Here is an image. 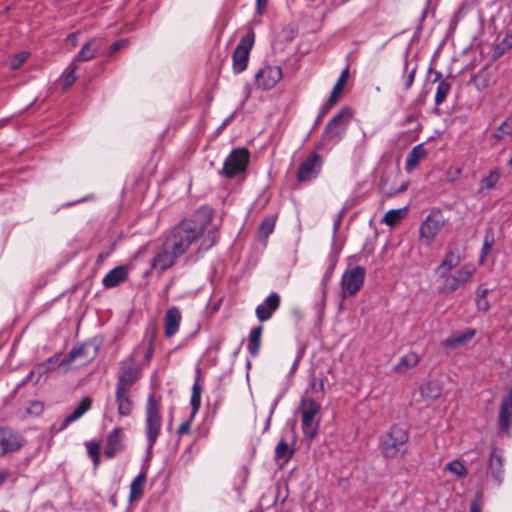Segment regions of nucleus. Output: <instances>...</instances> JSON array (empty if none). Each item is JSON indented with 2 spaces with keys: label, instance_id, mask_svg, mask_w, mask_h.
Segmentation results:
<instances>
[{
  "label": "nucleus",
  "instance_id": "nucleus-1",
  "mask_svg": "<svg viewBox=\"0 0 512 512\" xmlns=\"http://www.w3.org/2000/svg\"><path fill=\"white\" fill-rule=\"evenodd\" d=\"M213 210L209 206L199 207L190 218L176 225L166 238L168 247L183 255L194 243L199 250L207 251L217 240L215 227L212 226Z\"/></svg>",
  "mask_w": 512,
  "mask_h": 512
},
{
  "label": "nucleus",
  "instance_id": "nucleus-2",
  "mask_svg": "<svg viewBox=\"0 0 512 512\" xmlns=\"http://www.w3.org/2000/svg\"><path fill=\"white\" fill-rule=\"evenodd\" d=\"M145 413V434L147 439L146 459H150L162 426L160 408L153 395H149L147 399Z\"/></svg>",
  "mask_w": 512,
  "mask_h": 512
},
{
  "label": "nucleus",
  "instance_id": "nucleus-3",
  "mask_svg": "<svg viewBox=\"0 0 512 512\" xmlns=\"http://www.w3.org/2000/svg\"><path fill=\"white\" fill-rule=\"evenodd\" d=\"M321 406L312 398H302L299 404L301 414V426L303 434L309 440H312L318 431L320 423Z\"/></svg>",
  "mask_w": 512,
  "mask_h": 512
},
{
  "label": "nucleus",
  "instance_id": "nucleus-4",
  "mask_svg": "<svg viewBox=\"0 0 512 512\" xmlns=\"http://www.w3.org/2000/svg\"><path fill=\"white\" fill-rule=\"evenodd\" d=\"M408 430L399 425H393L381 443V451L385 458H395L398 454H405V445L408 442Z\"/></svg>",
  "mask_w": 512,
  "mask_h": 512
},
{
  "label": "nucleus",
  "instance_id": "nucleus-5",
  "mask_svg": "<svg viewBox=\"0 0 512 512\" xmlns=\"http://www.w3.org/2000/svg\"><path fill=\"white\" fill-rule=\"evenodd\" d=\"M352 119L350 108L343 107L325 126L323 141L331 144L340 142L346 134L347 127Z\"/></svg>",
  "mask_w": 512,
  "mask_h": 512
},
{
  "label": "nucleus",
  "instance_id": "nucleus-6",
  "mask_svg": "<svg viewBox=\"0 0 512 512\" xmlns=\"http://www.w3.org/2000/svg\"><path fill=\"white\" fill-rule=\"evenodd\" d=\"M476 268L471 264L463 265L455 273H445L439 276L442 284L438 288L441 294H450L464 287L474 276Z\"/></svg>",
  "mask_w": 512,
  "mask_h": 512
},
{
  "label": "nucleus",
  "instance_id": "nucleus-7",
  "mask_svg": "<svg viewBox=\"0 0 512 512\" xmlns=\"http://www.w3.org/2000/svg\"><path fill=\"white\" fill-rule=\"evenodd\" d=\"M366 277V269L362 266H348L342 274L340 280L341 297L355 296L363 287Z\"/></svg>",
  "mask_w": 512,
  "mask_h": 512
},
{
  "label": "nucleus",
  "instance_id": "nucleus-8",
  "mask_svg": "<svg viewBox=\"0 0 512 512\" xmlns=\"http://www.w3.org/2000/svg\"><path fill=\"white\" fill-rule=\"evenodd\" d=\"M140 376V368L132 356L120 361L116 390L130 392Z\"/></svg>",
  "mask_w": 512,
  "mask_h": 512
},
{
  "label": "nucleus",
  "instance_id": "nucleus-9",
  "mask_svg": "<svg viewBox=\"0 0 512 512\" xmlns=\"http://www.w3.org/2000/svg\"><path fill=\"white\" fill-rule=\"evenodd\" d=\"M249 152L245 148L233 149L226 157L223 168L219 174L226 178H234L236 175L244 172L249 162Z\"/></svg>",
  "mask_w": 512,
  "mask_h": 512
},
{
  "label": "nucleus",
  "instance_id": "nucleus-10",
  "mask_svg": "<svg viewBox=\"0 0 512 512\" xmlns=\"http://www.w3.org/2000/svg\"><path fill=\"white\" fill-rule=\"evenodd\" d=\"M255 35L249 31L243 36L232 54L233 71L238 74L243 72L248 65L250 51L253 47Z\"/></svg>",
  "mask_w": 512,
  "mask_h": 512
},
{
  "label": "nucleus",
  "instance_id": "nucleus-11",
  "mask_svg": "<svg viewBox=\"0 0 512 512\" xmlns=\"http://www.w3.org/2000/svg\"><path fill=\"white\" fill-rule=\"evenodd\" d=\"M504 462L503 450L497 446H493L487 460V473L490 474L497 486H500L504 481Z\"/></svg>",
  "mask_w": 512,
  "mask_h": 512
},
{
  "label": "nucleus",
  "instance_id": "nucleus-12",
  "mask_svg": "<svg viewBox=\"0 0 512 512\" xmlns=\"http://www.w3.org/2000/svg\"><path fill=\"white\" fill-rule=\"evenodd\" d=\"M321 167L322 157L317 152H312L298 168V181L307 182L315 179L320 173Z\"/></svg>",
  "mask_w": 512,
  "mask_h": 512
},
{
  "label": "nucleus",
  "instance_id": "nucleus-13",
  "mask_svg": "<svg viewBox=\"0 0 512 512\" xmlns=\"http://www.w3.org/2000/svg\"><path fill=\"white\" fill-rule=\"evenodd\" d=\"M282 78V70L278 66H266L255 74V84L258 89L270 90Z\"/></svg>",
  "mask_w": 512,
  "mask_h": 512
},
{
  "label": "nucleus",
  "instance_id": "nucleus-14",
  "mask_svg": "<svg viewBox=\"0 0 512 512\" xmlns=\"http://www.w3.org/2000/svg\"><path fill=\"white\" fill-rule=\"evenodd\" d=\"M443 223V218L439 212H431L420 226L419 232L421 239H423L427 245H430L441 230Z\"/></svg>",
  "mask_w": 512,
  "mask_h": 512
},
{
  "label": "nucleus",
  "instance_id": "nucleus-15",
  "mask_svg": "<svg viewBox=\"0 0 512 512\" xmlns=\"http://www.w3.org/2000/svg\"><path fill=\"white\" fill-rule=\"evenodd\" d=\"M23 445L21 435L9 428L0 427V455L14 452Z\"/></svg>",
  "mask_w": 512,
  "mask_h": 512
},
{
  "label": "nucleus",
  "instance_id": "nucleus-16",
  "mask_svg": "<svg viewBox=\"0 0 512 512\" xmlns=\"http://www.w3.org/2000/svg\"><path fill=\"white\" fill-rule=\"evenodd\" d=\"M280 306V295L276 292L271 293L263 303L259 304L255 309V314L260 322L268 321L273 313Z\"/></svg>",
  "mask_w": 512,
  "mask_h": 512
},
{
  "label": "nucleus",
  "instance_id": "nucleus-17",
  "mask_svg": "<svg viewBox=\"0 0 512 512\" xmlns=\"http://www.w3.org/2000/svg\"><path fill=\"white\" fill-rule=\"evenodd\" d=\"M124 449V431L121 427L114 428L106 437L104 454L107 458H113Z\"/></svg>",
  "mask_w": 512,
  "mask_h": 512
},
{
  "label": "nucleus",
  "instance_id": "nucleus-18",
  "mask_svg": "<svg viewBox=\"0 0 512 512\" xmlns=\"http://www.w3.org/2000/svg\"><path fill=\"white\" fill-rule=\"evenodd\" d=\"M180 256V254L168 247V242L165 240L161 250L155 255L152 266L154 269L164 271L170 268Z\"/></svg>",
  "mask_w": 512,
  "mask_h": 512
},
{
  "label": "nucleus",
  "instance_id": "nucleus-19",
  "mask_svg": "<svg viewBox=\"0 0 512 512\" xmlns=\"http://www.w3.org/2000/svg\"><path fill=\"white\" fill-rule=\"evenodd\" d=\"M499 429L506 434L510 433L512 428V394L505 395L501 401V407L498 417Z\"/></svg>",
  "mask_w": 512,
  "mask_h": 512
},
{
  "label": "nucleus",
  "instance_id": "nucleus-20",
  "mask_svg": "<svg viewBox=\"0 0 512 512\" xmlns=\"http://www.w3.org/2000/svg\"><path fill=\"white\" fill-rule=\"evenodd\" d=\"M182 315L180 310L173 306L167 309L164 316V335L171 338L176 335L180 329Z\"/></svg>",
  "mask_w": 512,
  "mask_h": 512
},
{
  "label": "nucleus",
  "instance_id": "nucleus-21",
  "mask_svg": "<svg viewBox=\"0 0 512 512\" xmlns=\"http://www.w3.org/2000/svg\"><path fill=\"white\" fill-rule=\"evenodd\" d=\"M103 41L101 38H93L87 41L80 51L76 54L73 62H86L93 59L98 51L102 48Z\"/></svg>",
  "mask_w": 512,
  "mask_h": 512
},
{
  "label": "nucleus",
  "instance_id": "nucleus-22",
  "mask_svg": "<svg viewBox=\"0 0 512 512\" xmlns=\"http://www.w3.org/2000/svg\"><path fill=\"white\" fill-rule=\"evenodd\" d=\"M128 278L126 266L120 265L110 270L103 278L102 283L106 288H114Z\"/></svg>",
  "mask_w": 512,
  "mask_h": 512
},
{
  "label": "nucleus",
  "instance_id": "nucleus-23",
  "mask_svg": "<svg viewBox=\"0 0 512 512\" xmlns=\"http://www.w3.org/2000/svg\"><path fill=\"white\" fill-rule=\"evenodd\" d=\"M476 334L475 329L472 328H466L461 331H457L454 334H452L449 338H447L443 345L446 348H455L459 345H463L467 342H469Z\"/></svg>",
  "mask_w": 512,
  "mask_h": 512
},
{
  "label": "nucleus",
  "instance_id": "nucleus-24",
  "mask_svg": "<svg viewBox=\"0 0 512 512\" xmlns=\"http://www.w3.org/2000/svg\"><path fill=\"white\" fill-rule=\"evenodd\" d=\"M461 262V256L459 253L449 250L446 252L444 259L435 269V273L440 276L445 273H449L453 268L457 267Z\"/></svg>",
  "mask_w": 512,
  "mask_h": 512
},
{
  "label": "nucleus",
  "instance_id": "nucleus-25",
  "mask_svg": "<svg viewBox=\"0 0 512 512\" xmlns=\"http://www.w3.org/2000/svg\"><path fill=\"white\" fill-rule=\"evenodd\" d=\"M130 392L115 391V402L117 404L118 414L122 417H128L133 411V402L130 397Z\"/></svg>",
  "mask_w": 512,
  "mask_h": 512
},
{
  "label": "nucleus",
  "instance_id": "nucleus-26",
  "mask_svg": "<svg viewBox=\"0 0 512 512\" xmlns=\"http://www.w3.org/2000/svg\"><path fill=\"white\" fill-rule=\"evenodd\" d=\"M91 404L92 401L90 398H83L74 411L63 420L60 430H64L71 423L80 419L91 408Z\"/></svg>",
  "mask_w": 512,
  "mask_h": 512
},
{
  "label": "nucleus",
  "instance_id": "nucleus-27",
  "mask_svg": "<svg viewBox=\"0 0 512 512\" xmlns=\"http://www.w3.org/2000/svg\"><path fill=\"white\" fill-rule=\"evenodd\" d=\"M426 155L427 151L424 144H418L413 147L407 155L405 170L407 172H412L417 167L418 163L426 157Z\"/></svg>",
  "mask_w": 512,
  "mask_h": 512
},
{
  "label": "nucleus",
  "instance_id": "nucleus-28",
  "mask_svg": "<svg viewBox=\"0 0 512 512\" xmlns=\"http://www.w3.org/2000/svg\"><path fill=\"white\" fill-rule=\"evenodd\" d=\"M418 363L419 356L415 352L410 351L400 358L399 362L393 367V370L398 374H405L410 369L416 367Z\"/></svg>",
  "mask_w": 512,
  "mask_h": 512
},
{
  "label": "nucleus",
  "instance_id": "nucleus-29",
  "mask_svg": "<svg viewBox=\"0 0 512 512\" xmlns=\"http://www.w3.org/2000/svg\"><path fill=\"white\" fill-rule=\"evenodd\" d=\"M417 69V62L409 60L408 57L406 56L404 60L403 74L401 77L405 90H409L412 87L415 80Z\"/></svg>",
  "mask_w": 512,
  "mask_h": 512
},
{
  "label": "nucleus",
  "instance_id": "nucleus-30",
  "mask_svg": "<svg viewBox=\"0 0 512 512\" xmlns=\"http://www.w3.org/2000/svg\"><path fill=\"white\" fill-rule=\"evenodd\" d=\"M147 474L144 469L134 478L130 484L129 500L134 501L143 495Z\"/></svg>",
  "mask_w": 512,
  "mask_h": 512
},
{
  "label": "nucleus",
  "instance_id": "nucleus-31",
  "mask_svg": "<svg viewBox=\"0 0 512 512\" xmlns=\"http://www.w3.org/2000/svg\"><path fill=\"white\" fill-rule=\"evenodd\" d=\"M512 135V116L507 117L492 133L491 141L492 144H496Z\"/></svg>",
  "mask_w": 512,
  "mask_h": 512
},
{
  "label": "nucleus",
  "instance_id": "nucleus-32",
  "mask_svg": "<svg viewBox=\"0 0 512 512\" xmlns=\"http://www.w3.org/2000/svg\"><path fill=\"white\" fill-rule=\"evenodd\" d=\"M295 448L290 446L285 438H282L275 447V460L286 464L293 456Z\"/></svg>",
  "mask_w": 512,
  "mask_h": 512
},
{
  "label": "nucleus",
  "instance_id": "nucleus-33",
  "mask_svg": "<svg viewBox=\"0 0 512 512\" xmlns=\"http://www.w3.org/2000/svg\"><path fill=\"white\" fill-rule=\"evenodd\" d=\"M199 380H200V369L197 368L196 369V378H195L194 384L192 386V394H191V398H190V405L192 407V416H194L198 412V410L201 406L202 387L199 383Z\"/></svg>",
  "mask_w": 512,
  "mask_h": 512
},
{
  "label": "nucleus",
  "instance_id": "nucleus-34",
  "mask_svg": "<svg viewBox=\"0 0 512 512\" xmlns=\"http://www.w3.org/2000/svg\"><path fill=\"white\" fill-rule=\"evenodd\" d=\"M87 349V344H81L73 347L65 357L61 358L59 367H67L78 358H87Z\"/></svg>",
  "mask_w": 512,
  "mask_h": 512
},
{
  "label": "nucleus",
  "instance_id": "nucleus-35",
  "mask_svg": "<svg viewBox=\"0 0 512 512\" xmlns=\"http://www.w3.org/2000/svg\"><path fill=\"white\" fill-rule=\"evenodd\" d=\"M263 328L262 326L254 327L249 334L248 337V345L247 350L251 356L255 357L259 353L260 345H261V336H262Z\"/></svg>",
  "mask_w": 512,
  "mask_h": 512
},
{
  "label": "nucleus",
  "instance_id": "nucleus-36",
  "mask_svg": "<svg viewBox=\"0 0 512 512\" xmlns=\"http://www.w3.org/2000/svg\"><path fill=\"white\" fill-rule=\"evenodd\" d=\"M348 76H349V67H346L339 75V77L331 91V94H330L329 98L327 99L330 101V103H334V104L337 103V101L342 93V90L344 88V85L348 79Z\"/></svg>",
  "mask_w": 512,
  "mask_h": 512
},
{
  "label": "nucleus",
  "instance_id": "nucleus-37",
  "mask_svg": "<svg viewBox=\"0 0 512 512\" xmlns=\"http://www.w3.org/2000/svg\"><path fill=\"white\" fill-rule=\"evenodd\" d=\"M500 179V172L498 170H492L488 176L481 180L479 193L486 194L489 190L493 189Z\"/></svg>",
  "mask_w": 512,
  "mask_h": 512
},
{
  "label": "nucleus",
  "instance_id": "nucleus-38",
  "mask_svg": "<svg viewBox=\"0 0 512 512\" xmlns=\"http://www.w3.org/2000/svg\"><path fill=\"white\" fill-rule=\"evenodd\" d=\"M407 209L406 208H400V209H392L389 210L382 220L387 225L394 226L398 224L406 215Z\"/></svg>",
  "mask_w": 512,
  "mask_h": 512
},
{
  "label": "nucleus",
  "instance_id": "nucleus-39",
  "mask_svg": "<svg viewBox=\"0 0 512 512\" xmlns=\"http://www.w3.org/2000/svg\"><path fill=\"white\" fill-rule=\"evenodd\" d=\"M275 228V218L273 216L265 217L259 225L258 235L261 239H267L273 233Z\"/></svg>",
  "mask_w": 512,
  "mask_h": 512
},
{
  "label": "nucleus",
  "instance_id": "nucleus-40",
  "mask_svg": "<svg viewBox=\"0 0 512 512\" xmlns=\"http://www.w3.org/2000/svg\"><path fill=\"white\" fill-rule=\"evenodd\" d=\"M450 89L451 84L447 80L439 81L435 93V104L437 106L441 105L445 101L447 95L450 92Z\"/></svg>",
  "mask_w": 512,
  "mask_h": 512
},
{
  "label": "nucleus",
  "instance_id": "nucleus-41",
  "mask_svg": "<svg viewBox=\"0 0 512 512\" xmlns=\"http://www.w3.org/2000/svg\"><path fill=\"white\" fill-rule=\"evenodd\" d=\"M30 57V53L28 51L18 52L8 59L9 68L12 71L18 70Z\"/></svg>",
  "mask_w": 512,
  "mask_h": 512
},
{
  "label": "nucleus",
  "instance_id": "nucleus-42",
  "mask_svg": "<svg viewBox=\"0 0 512 512\" xmlns=\"http://www.w3.org/2000/svg\"><path fill=\"white\" fill-rule=\"evenodd\" d=\"M421 394L423 397L436 399L441 394V388L436 382H427L421 387Z\"/></svg>",
  "mask_w": 512,
  "mask_h": 512
},
{
  "label": "nucleus",
  "instance_id": "nucleus-43",
  "mask_svg": "<svg viewBox=\"0 0 512 512\" xmlns=\"http://www.w3.org/2000/svg\"><path fill=\"white\" fill-rule=\"evenodd\" d=\"M76 70H77V67L74 65V62L69 64V66L64 70V72L62 74V79H63V85L65 88H68L75 83V81L77 79L76 78Z\"/></svg>",
  "mask_w": 512,
  "mask_h": 512
},
{
  "label": "nucleus",
  "instance_id": "nucleus-44",
  "mask_svg": "<svg viewBox=\"0 0 512 512\" xmlns=\"http://www.w3.org/2000/svg\"><path fill=\"white\" fill-rule=\"evenodd\" d=\"M336 264H337V257L333 254H330L329 255V266H328L326 272L324 273L322 282H321L322 288H323V294H325V292H326L327 284L332 277V274H333Z\"/></svg>",
  "mask_w": 512,
  "mask_h": 512
},
{
  "label": "nucleus",
  "instance_id": "nucleus-45",
  "mask_svg": "<svg viewBox=\"0 0 512 512\" xmlns=\"http://www.w3.org/2000/svg\"><path fill=\"white\" fill-rule=\"evenodd\" d=\"M446 469L455 474L458 478H463L468 474L467 468L458 460L449 462Z\"/></svg>",
  "mask_w": 512,
  "mask_h": 512
},
{
  "label": "nucleus",
  "instance_id": "nucleus-46",
  "mask_svg": "<svg viewBox=\"0 0 512 512\" xmlns=\"http://www.w3.org/2000/svg\"><path fill=\"white\" fill-rule=\"evenodd\" d=\"M512 47V32L506 33L495 47V53L500 56Z\"/></svg>",
  "mask_w": 512,
  "mask_h": 512
},
{
  "label": "nucleus",
  "instance_id": "nucleus-47",
  "mask_svg": "<svg viewBox=\"0 0 512 512\" xmlns=\"http://www.w3.org/2000/svg\"><path fill=\"white\" fill-rule=\"evenodd\" d=\"M488 289L479 287L477 290L476 305L479 310L487 311L489 309V302L487 300Z\"/></svg>",
  "mask_w": 512,
  "mask_h": 512
},
{
  "label": "nucleus",
  "instance_id": "nucleus-48",
  "mask_svg": "<svg viewBox=\"0 0 512 512\" xmlns=\"http://www.w3.org/2000/svg\"><path fill=\"white\" fill-rule=\"evenodd\" d=\"M335 104L334 103H330L329 100H327L320 108L319 110V113L315 119V123H314V126H317L321 121L322 119L324 118V116L329 112V110L334 106Z\"/></svg>",
  "mask_w": 512,
  "mask_h": 512
},
{
  "label": "nucleus",
  "instance_id": "nucleus-49",
  "mask_svg": "<svg viewBox=\"0 0 512 512\" xmlns=\"http://www.w3.org/2000/svg\"><path fill=\"white\" fill-rule=\"evenodd\" d=\"M85 447L90 458L100 454V444L96 441L85 442Z\"/></svg>",
  "mask_w": 512,
  "mask_h": 512
},
{
  "label": "nucleus",
  "instance_id": "nucleus-50",
  "mask_svg": "<svg viewBox=\"0 0 512 512\" xmlns=\"http://www.w3.org/2000/svg\"><path fill=\"white\" fill-rule=\"evenodd\" d=\"M51 369L52 368L50 366H47V363L42 362L38 364L34 369L36 371L35 383H38L41 377Z\"/></svg>",
  "mask_w": 512,
  "mask_h": 512
},
{
  "label": "nucleus",
  "instance_id": "nucleus-51",
  "mask_svg": "<svg viewBox=\"0 0 512 512\" xmlns=\"http://www.w3.org/2000/svg\"><path fill=\"white\" fill-rule=\"evenodd\" d=\"M154 342H155V333L150 337L148 341V347L144 353V359L145 361L149 362L153 356L154 353Z\"/></svg>",
  "mask_w": 512,
  "mask_h": 512
},
{
  "label": "nucleus",
  "instance_id": "nucleus-52",
  "mask_svg": "<svg viewBox=\"0 0 512 512\" xmlns=\"http://www.w3.org/2000/svg\"><path fill=\"white\" fill-rule=\"evenodd\" d=\"M310 387L314 392H322L324 389V381L321 378H312Z\"/></svg>",
  "mask_w": 512,
  "mask_h": 512
},
{
  "label": "nucleus",
  "instance_id": "nucleus-53",
  "mask_svg": "<svg viewBox=\"0 0 512 512\" xmlns=\"http://www.w3.org/2000/svg\"><path fill=\"white\" fill-rule=\"evenodd\" d=\"M491 246H492V241H489L486 238L484 243H483L482 249H481V256H480V261H479L480 264L484 263L485 258H486L487 254L489 253V251L491 249Z\"/></svg>",
  "mask_w": 512,
  "mask_h": 512
},
{
  "label": "nucleus",
  "instance_id": "nucleus-54",
  "mask_svg": "<svg viewBox=\"0 0 512 512\" xmlns=\"http://www.w3.org/2000/svg\"><path fill=\"white\" fill-rule=\"evenodd\" d=\"M127 44H128V41L125 40V39H120V40H117V41L113 42L111 44V46H110L109 54L110 55L114 54L115 52H117L121 48L125 47Z\"/></svg>",
  "mask_w": 512,
  "mask_h": 512
},
{
  "label": "nucleus",
  "instance_id": "nucleus-55",
  "mask_svg": "<svg viewBox=\"0 0 512 512\" xmlns=\"http://www.w3.org/2000/svg\"><path fill=\"white\" fill-rule=\"evenodd\" d=\"M345 212H346V208L343 207L341 209V211L337 214L335 220H334V224H333V234L335 235L336 232L338 231L339 227H340V224L342 222V219L345 215Z\"/></svg>",
  "mask_w": 512,
  "mask_h": 512
},
{
  "label": "nucleus",
  "instance_id": "nucleus-56",
  "mask_svg": "<svg viewBox=\"0 0 512 512\" xmlns=\"http://www.w3.org/2000/svg\"><path fill=\"white\" fill-rule=\"evenodd\" d=\"M467 12V5L465 3H462L459 8L455 11L453 18H455L457 21L460 20L462 17L465 16Z\"/></svg>",
  "mask_w": 512,
  "mask_h": 512
},
{
  "label": "nucleus",
  "instance_id": "nucleus-57",
  "mask_svg": "<svg viewBox=\"0 0 512 512\" xmlns=\"http://www.w3.org/2000/svg\"><path fill=\"white\" fill-rule=\"evenodd\" d=\"M190 426H191V425H190V422H189V421L183 422V423L179 426V428H178V430H177V433H178L179 435H183V434L188 433V432L190 431Z\"/></svg>",
  "mask_w": 512,
  "mask_h": 512
},
{
  "label": "nucleus",
  "instance_id": "nucleus-58",
  "mask_svg": "<svg viewBox=\"0 0 512 512\" xmlns=\"http://www.w3.org/2000/svg\"><path fill=\"white\" fill-rule=\"evenodd\" d=\"M78 35L79 32L71 33L67 36L66 41L72 46H76L78 44Z\"/></svg>",
  "mask_w": 512,
  "mask_h": 512
},
{
  "label": "nucleus",
  "instance_id": "nucleus-59",
  "mask_svg": "<svg viewBox=\"0 0 512 512\" xmlns=\"http://www.w3.org/2000/svg\"><path fill=\"white\" fill-rule=\"evenodd\" d=\"M61 361L60 354H54L53 356L49 357L44 363H47V366H50L52 364L58 363Z\"/></svg>",
  "mask_w": 512,
  "mask_h": 512
},
{
  "label": "nucleus",
  "instance_id": "nucleus-60",
  "mask_svg": "<svg viewBox=\"0 0 512 512\" xmlns=\"http://www.w3.org/2000/svg\"><path fill=\"white\" fill-rule=\"evenodd\" d=\"M268 0H256L257 12L261 15L267 5Z\"/></svg>",
  "mask_w": 512,
  "mask_h": 512
},
{
  "label": "nucleus",
  "instance_id": "nucleus-61",
  "mask_svg": "<svg viewBox=\"0 0 512 512\" xmlns=\"http://www.w3.org/2000/svg\"><path fill=\"white\" fill-rule=\"evenodd\" d=\"M8 476H9L8 470L0 468V486L6 481Z\"/></svg>",
  "mask_w": 512,
  "mask_h": 512
},
{
  "label": "nucleus",
  "instance_id": "nucleus-62",
  "mask_svg": "<svg viewBox=\"0 0 512 512\" xmlns=\"http://www.w3.org/2000/svg\"><path fill=\"white\" fill-rule=\"evenodd\" d=\"M36 376V371L35 370H31L28 375L23 379V383H27L29 381H34L35 382V379L34 377Z\"/></svg>",
  "mask_w": 512,
  "mask_h": 512
},
{
  "label": "nucleus",
  "instance_id": "nucleus-63",
  "mask_svg": "<svg viewBox=\"0 0 512 512\" xmlns=\"http://www.w3.org/2000/svg\"><path fill=\"white\" fill-rule=\"evenodd\" d=\"M234 115L232 114L231 116L227 117L223 123L220 125V127L218 128V131L224 129L229 123L230 121L233 119Z\"/></svg>",
  "mask_w": 512,
  "mask_h": 512
},
{
  "label": "nucleus",
  "instance_id": "nucleus-64",
  "mask_svg": "<svg viewBox=\"0 0 512 512\" xmlns=\"http://www.w3.org/2000/svg\"><path fill=\"white\" fill-rule=\"evenodd\" d=\"M471 512H481V507L477 501L472 502Z\"/></svg>",
  "mask_w": 512,
  "mask_h": 512
}]
</instances>
